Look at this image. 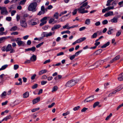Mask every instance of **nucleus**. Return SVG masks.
I'll use <instances>...</instances> for the list:
<instances>
[{
	"instance_id": "680f3d73",
	"label": "nucleus",
	"mask_w": 123,
	"mask_h": 123,
	"mask_svg": "<svg viewBox=\"0 0 123 123\" xmlns=\"http://www.w3.org/2000/svg\"><path fill=\"white\" fill-rule=\"evenodd\" d=\"M18 32L17 31H15L14 32H12L11 33V34L12 35H18Z\"/></svg>"
},
{
	"instance_id": "7ed1b4c3",
	"label": "nucleus",
	"mask_w": 123,
	"mask_h": 123,
	"mask_svg": "<svg viewBox=\"0 0 123 123\" xmlns=\"http://www.w3.org/2000/svg\"><path fill=\"white\" fill-rule=\"evenodd\" d=\"M38 21V20L37 18H35L29 21L28 23L30 25H37V23Z\"/></svg>"
},
{
	"instance_id": "aec40b11",
	"label": "nucleus",
	"mask_w": 123,
	"mask_h": 123,
	"mask_svg": "<svg viewBox=\"0 0 123 123\" xmlns=\"http://www.w3.org/2000/svg\"><path fill=\"white\" fill-rule=\"evenodd\" d=\"M11 117H12L10 115L7 116L2 120V121H6L8 119H10Z\"/></svg>"
},
{
	"instance_id": "f8f14e48",
	"label": "nucleus",
	"mask_w": 123,
	"mask_h": 123,
	"mask_svg": "<svg viewBox=\"0 0 123 123\" xmlns=\"http://www.w3.org/2000/svg\"><path fill=\"white\" fill-rule=\"evenodd\" d=\"M12 48V46L11 44H9L6 46V51L8 52L10 51Z\"/></svg>"
},
{
	"instance_id": "338daca9",
	"label": "nucleus",
	"mask_w": 123,
	"mask_h": 123,
	"mask_svg": "<svg viewBox=\"0 0 123 123\" xmlns=\"http://www.w3.org/2000/svg\"><path fill=\"white\" fill-rule=\"evenodd\" d=\"M117 3V1L115 0L112 3L111 5L112 6H114V5H116Z\"/></svg>"
},
{
	"instance_id": "b1692460",
	"label": "nucleus",
	"mask_w": 123,
	"mask_h": 123,
	"mask_svg": "<svg viewBox=\"0 0 123 123\" xmlns=\"http://www.w3.org/2000/svg\"><path fill=\"white\" fill-rule=\"evenodd\" d=\"M59 13L58 12H55L54 15V18L56 19L58 18Z\"/></svg>"
},
{
	"instance_id": "a878e982",
	"label": "nucleus",
	"mask_w": 123,
	"mask_h": 123,
	"mask_svg": "<svg viewBox=\"0 0 123 123\" xmlns=\"http://www.w3.org/2000/svg\"><path fill=\"white\" fill-rule=\"evenodd\" d=\"M8 66V65L7 64L5 65L2 66L1 68H0V71L5 69Z\"/></svg>"
},
{
	"instance_id": "a19ab883",
	"label": "nucleus",
	"mask_w": 123,
	"mask_h": 123,
	"mask_svg": "<svg viewBox=\"0 0 123 123\" xmlns=\"http://www.w3.org/2000/svg\"><path fill=\"white\" fill-rule=\"evenodd\" d=\"M69 25V24L68 23H67L65 26H63V28L64 29L66 28L68 30V27H69L68 26Z\"/></svg>"
},
{
	"instance_id": "de8ad7c7",
	"label": "nucleus",
	"mask_w": 123,
	"mask_h": 123,
	"mask_svg": "<svg viewBox=\"0 0 123 123\" xmlns=\"http://www.w3.org/2000/svg\"><path fill=\"white\" fill-rule=\"evenodd\" d=\"M114 8L113 6H109L106 8L107 11H108L109 10L111 9H113Z\"/></svg>"
},
{
	"instance_id": "4c0bfd02",
	"label": "nucleus",
	"mask_w": 123,
	"mask_h": 123,
	"mask_svg": "<svg viewBox=\"0 0 123 123\" xmlns=\"http://www.w3.org/2000/svg\"><path fill=\"white\" fill-rule=\"evenodd\" d=\"M112 114L111 113L110 114V115L108 116L105 119L106 120H108L110 117L112 116Z\"/></svg>"
},
{
	"instance_id": "4d7b16f0",
	"label": "nucleus",
	"mask_w": 123,
	"mask_h": 123,
	"mask_svg": "<svg viewBox=\"0 0 123 123\" xmlns=\"http://www.w3.org/2000/svg\"><path fill=\"white\" fill-rule=\"evenodd\" d=\"M87 109V108L86 107H84L81 110V111L82 112H85Z\"/></svg>"
},
{
	"instance_id": "37998d69",
	"label": "nucleus",
	"mask_w": 123,
	"mask_h": 123,
	"mask_svg": "<svg viewBox=\"0 0 123 123\" xmlns=\"http://www.w3.org/2000/svg\"><path fill=\"white\" fill-rule=\"evenodd\" d=\"M80 108V107L79 106L75 107L73 108V110L74 111H77Z\"/></svg>"
},
{
	"instance_id": "6e6d98bb",
	"label": "nucleus",
	"mask_w": 123,
	"mask_h": 123,
	"mask_svg": "<svg viewBox=\"0 0 123 123\" xmlns=\"http://www.w3.org/2000/svg\"><path fill=\"white\" fill-rule=\"evenodd\" d=\"M70 113L69 111H68L65 113H64L62 114V115L63 116H66L67 115L69 114Z\"/></svg>"
},
{
	"instance_id": "f704fd0d",
	"label": "nucleus",
	"mask_w": 123,
	"mask_h": 123,
	"mask_svg": "<svg viewBox=\"0 0 123 123\" xmlns=\"http://www.w3.org/2000/svg\"><path fill=\"white\" fill-rule=\"evenodd\" d=\"M112 1L111 0H108L107 1V3L106 4V6H110V3Z\"/></svg>"
},
{
	"instance_id": "e2e57ef3",
	"label": "nucleus",
	"mask_w": 123,
	"mask_h": 123,
	"mask_svg": "<svg viewBox=\"0 0 123 123\" xmlns=\"http://www.w3.org/2000/svg\"><path fill=\"white\" fill-rule=\"evenodd\" d=\"M77 10L78 8L75 9L72 12L73 15H74L76 14Z\"/></svg>"
},
{
	"instance_id": "3c124183",
	"label": "nucleus",
	"mask_w": 123,
	"mask_h": 123,
	"mask_svg": "<svg viewBox=\"0 0 123 123\" xmlns=\"http://www.w3.org/2000/svg\"><path fill=\"white\" fill-rule=\"evenodd\" d=\"M39 108H35V109H32L31 110V111L32 112H34L36 111H37V110H39Z\"/></svg>"
},
{
	"instance_id": "c85d7f7f",
	"label": "nucleus",
	"mask_w": 123,
	"mask_h": 123,
	"mask_svg": "<svg viewBox=\"0 0 123 123\" xmlns=\"http://www.w3.org/2000/svg\"><path fill=\"white\" fill-rule=\"evenodd\" d=\"M47 17H44L40 21L41 22H44L45 21H46V23L47 21H46V20L47 19Z\"/></svg>"
},
{
	"instance_id": "6e6552de",
	"label": "nucleus",
	"mask_w": 123,
	"mask_h": 123,
	"mask_svg": "<svg viewBox=\"0 0 123 123\" xmlns=\"http://www.w3.org/2000/svg\"><path fill=\"white\" fill-rule=\"evenodd\" d=\"M8 13L6 7H2V8L1 10V14L3 15H7L8 14Z\"/></svg>"
},
{
	"instance_id": "c9c22d12",
	"label": "nucleus",
	"mask_w": 123,
	"mask_h": 123,
	"mask_svg": "<svg viewBox=\"0 0 123 123\" xmlns=\"http://www.w3.org/2000/svg\"><path fill=\"white\" fill-rule=\"evenodd\" d=\"M78 25H73L71 27H68V30H69L71 28H73L75 27H78Z\"/></svg>"
},
{
	"instance_id": "bf43d9fd",
	"label": "nucleus",
	"mask_w": 123,
	"mask_h": 123,
	"mask_svg": "<svg viewBox=\"0 0 123 123\" xmlns=\"http://www.w3.org/2000/svg\"><path fill=\"white\" fill-rule=\"evenodd\" d=\"M54 21V19L53 18H51L50 19L49 21V24H51L53 21Z\"/></svg>"
},
{
	"instance_id": "1a4fd4ad",
	"label": "nucleus",
	"mask_w": 123,
	"mask_h": 123,
	"mask_svg": "<svg viewBox=\"0 0 123 123\" xmlns=\"http://www.w3.org/2000/svg\"><path fill=\"white\" fill-rule=\"evenodd\" d=\"M36 49V47H34L33 46L31 48H28L27 49H25V51H31L33 52H34L35 51Z\"/></svg>"
},
{
	"instance_id": "c756f323",
	"label": "nucleus",
	"mask_w": 123,
	"mask_h": 123,
	"mask_svg": "<svg viewBox=\"0 0 123 123\" xmlns=\"http://www.w3.org/2000/svg\"><path fill=\"white\" fill-rule=\"evenodd\" d=\"M58 87L57 86H54L52 88V92L56 91L58 89Z\"/></svg>"
},
{
	"instance_id": "a211bd4d",
	"label": "nucleus",
	"mask_w": 123,
	"mask_h": 123,
	"mask_svg": "<svg viewBox=\"0 0 123 123\" xmlns=\"http://www.w3.org/2000/svg\"><path fill=\"white\" fill-rule=\"evenodd\" d=\"M7 38V37H3L0 38V43L4 42L5 40Z\"/></svg>"
},
{
	"instance_id": "20e7f679",
	"label": "nucleus",
	"mask_w": 123,
	"mask_h": 123,
	"mask_svg": "<svg viewBox=\"0 0 123 123\" xmlns=\"http://www.w3.org/2000/svg\"><path fill=\"white\" fill-rule=\"evenodd\" d=\"M21 38H17V40L16 41V42L19 46H25V43L23 41H21Z\"/></svg>"
},
{
	"instance_id": "9b49d317",
	"label": "nucleus",
	"mask_w": 123,
	"mask_h": 123,
	"mask_svg": "<svg viewBox=\"0 0 123 123\" xmlns=\"http://www.w3.org/2000/svg\"><path fill=\"white\" fill-rule=\"evenodd\" d=\"M118 80L120 81H123V73H121L119 75V77L117 78Z\"/></svg>"
},
{
	"instance_id": "0e129e2a",
	"label": "nucleus",
	"mask_w": 123,
	"mask_h": 123,
	"mask_svg": "<svg viewBox=\"0 0 123 123\" xmlns=\"http://www.w3.org/2000/svg\"><path fill=\"white\" fill-rule=\"evenodd\" d=\"M98 61L99 62L98 63H99V64L100 65L102 64L104 62V61L103 60H99Z\"/></svg>"
},
{
	"instance_id": "9d476101",
	"label": "nucleus",
	"mask_w": 123,
	"mask_h": 123,
	"mask_svg": "<svg viewBox=\"0 0 123 123\" xmlns=\"http://www.w3.org/2000/svg\"><path fill=\"white\" fill-rule=\"evenodd\" d=\"M61 27V25H55L52 28L51 30L52 31H54L55 29H57Z\"/></svg>"
},
{
	"instance_id": "09e8293b",
	"label": "nucleus",
	"mask_w": 123,
	"mask_h": 123,
	"mask_svg": "<svg viewBox=\"0 0 123 123\" xmlns=\"http://www.w3.org/2000/svg\"><path fill=\"white\" fill-rule=\"evenodd\" d=\"M108 23V21L107 20H104L102 22V23L104 25H106Z\"/></svg>"
},
{
	"instance_id": "f03ea898",
	"label": "nucleus",
	"mask_w": 123,
	"mask_h": 123,
	"mask_svg": "<svg viewBox=\"0 0 123 123\" xmlns=\"http://www.w3.org/2000/svg\"><path fill=\"white\" fill-rule=\"evenodd\" d=\"M76 81L72 80L67 82L65 86L66 87H70L76 84Z\"/></svg>"
},
{
	"instance_id": "39448f33",
	"label": "nucleus",
	"mask_w": 123,
	"mask_h": 123,
	"mask_svg": "<svg viewBox=\"0 0 123 123\" xmlns=\"http://www.w3.org/2000/svg\"><path fill=\"white\" fill-rule=\"evenodd\" d=\"M94 96H90L86 98L84 101V103H86V102H92L94 99Z\"/></svg>"
},
{
	"instance_id": "7c9ffc66",
	"label": "nucleus",
	"mask_w": 123,
	"mask_h": 123,
	"mask_svg": "<svg viewBox=\"0 0 123 123\" xmlns=\"http://www.w3.org/2000/svg\"><path fill=\"white\" fill-rule=\"evenodd\" d=\"M82 50H80L76 52L74 55L75 56H77L80 53H81L82 51Z\"/></svg>"
},
{
	"instance_id": "bb28decb",
	"label": "nucleus",
	"mask_w": 123,
	"mask_h": 123,
	"mask_svg": "<svg viewBox=\"0 0 123 123\" xmlns=\"http://www.w3.org/2000/svg\"><path fill=\"white\" fill-rule=\"evenodd\" d=\"M113 30V29H111V27H110L109 28V30L107 31V33L109 35H110L112 33V31Z\"/></svg>"
},
{
	"instance_id": "58836bf2",
	"label": "nucleus",
	"mask_w": 123,
	"mask_h": 123,
	"mask_svg": "<svg viewBox=\"0 0 123 123\" xmlns=\"http://www.w3.org/2000/svg\"><path fill=\"white\" fill-rule=\"evenodd\" d=\"M99 104V102H95L93 105V107L95 108L96 106L98 105Z\"/></svg>"
},
{
	"instance_id": "49530a36",
	"label": "nucleus",
	"mask_w": 123,
	"mask_h": 123,
	"mask_svg": "<svg viewBox=\"0 0 123 123\" xmlns=\"http://www.w3.org/2000/svg\"><path fill=\"white\" fill-rule=\"evenodd\" d=\"M45 12H43V11H39L38 13L37 14V15H41V14H44Z\"/></svg>"
},
{
	"instance_id": "603ef678",
	"label": "nucleus",
	"mask_w": 123,
	"mask_h": 123,
	"mask_svg": "<svg viewBox=\"0 0 123 123\" xmlns=\"http://www.w3.org/2000/svg\"><path fill=\"white\" fill-rule=\"evenodd\" d=\"M118 4L120 6V7L123 6V0L119 2Z\"/></svg>"
},
{
	"instance_id": "774afa93",
	"label": "nucleus",
	"mask_w": 123,
	"mask_h": 123,
	"mask_svg": "<svg viewBox=\"0 0 123 123\" xmlns=\"http://www.w3.org/2000/svg\"><path fill=\"white\" fill-rule=\"evenodd\" d=\"M100 25V21H98L95 24V25L96 26H98Z\"/></svg>"
},
{
	"instance_id": "13d9d810",
	"label": "nucleus",
	"mask_w": 123,
	"mask_h": 123,
	"mask_svg": "<svg viewBox=\"0 0 123 123\" xmlns=\"http://www.w3.org/2000/svg\"><path fill=\"white\" fill-rule=\"evenodd\" d=\"M42 36L43 37H46L47 35V32H43L42 34Z\"/></svg>"
},
{
	"instance_id": "6ab92c4d",
	"label": "nucleus",
	"mask_w": 123,
	"mask_h": 123,
	"mask_svg": "<svg viewBox=\"0 0 123 123\" xmlns=\"http://www.w3.org/2000/svg\"><path fill=\"white\" fill-rule=\"evenodd\" d=\"M118 18L114 17L111 20V22L113 23H116L117 22Z\"/></svg>"
},
{
	"instance_id": "dca6fc26",
	"label": "nucleus",
	"mask_w": 123,
	"mask_h": 123,
	"mask_svg": "<svg viewBox=\"0 0 123 123\" xmlns=\"http://www.w3.org/2000/svg\"><path fill=\"white\" fill-rule=\"evenodd\" d=\"M86 39V38L85 37H83L81 38L80 39H78L76 41L78 43H80L82 42V41L85 40Z\"/></svg>"
},
{
	"instance_id": "412c9836",
	"label": "nucleus",
	"mask_w": 123,
	"mask_h": 123,
	"mask_svg": "<svg viewBox=\"0 0 123 123\" xmlns=\"http://www.w3.org/2000/svg\"><path fill=\"white\" fill-rule=\"evenodd\" d=\"M110 44V42H107L106 43L104 44L103 46H102L101 48H106L107 46H109Z\"/></svg>"
},
{
	"instance_id": "79ce46f5",
	"label": "nucleus",
	"mask_w": 123,
	"mask_h": 123,
	"mask_svg": "<svg viewBox=\"0 0 123 123\" xmlns=\"http://www.w3.org/2000/svg\"><path fill=\"white\" fill-rule=\"evenodd\" d=\"M102 49H99L98 50H97L96 51V52L97 53V54H99L101 53L102 52Z\"/></svg>"
},
{
	"instance_id": "a18cd8bd",
	"label": "nucleus",
	"mask_w": 123,
	"mask_h": 123,
	"mask_svg": "<svg viewBox=\"0 0 123 123\" xmlns=\"http://www.w3.org/2000/svg\"><path fill=\"white\" fill-rule=\"evenodd\" d=\"M19 67V66L18 65H15L14 66V70H16Z\"/></svg>"
},
{
	"instance_id": "393cba45",
	"label": "nucleus",
	"mask_w": 123,
	"mask_h": 123,
	"mask_svg": "<svg viewBox=\"0 0 123 123\" xmlns=\"http://www.w3.org/2000/svg\"><path fill=\"white\" fill-rule=\"evenodd\" d=\"M17 27L15 26L12 27L10 30V31H15L17 30Z\"/></svg>"
},
{
	"instance_id": "052dcab7",
	"label": "nucleus",
	"mask_w": 123,
	"mask_h": 123,
	"mask_svg": "<svg viewBox=\"0 0 123 123\" xmlns=\"http://www.w3.org/2000/svg\"><path fill=\"white\" fill-rule=\"evenodd\" d=\"M55 105V103L54 102L51 105H48V107L49 108H51L54 106Z\"/></svg>"
},
{
	"instance_id": "72a5a7b5",
	"label": "nucleus",
	"mask_w": 123,
	"mask_h": 123,
	"mask_svg": "<svg viewBox=\"0 0 123 123\" xmlns=\"http://www.w3.org/2000/svg\"><path fill=\"white\" fill-rule=\"evenodd\" d=\"M70 31L69 30L65 31H62L61 32V34H63L65 33H68L69 34L70 33Z\"/></svg>"
},
{
	"instance_id": "e433bc0d",
	"label": "nucleus",
	"mask_w": 123,
	"mask_h": 123,
	"mask_svg": "<svg viewBox=\"0 0 123 123\" xmlns=\"http://www.w3.org/2000/svg\"><path fill=\"white\" fill-rule=\"evenodd\" d=\"M120 55H118L117 56H116L114 58V59L115 60V61L118 60L120 58Z\"/></svg>"
},
{
	"instance_id": "8fccbe9b",
	"label": "nucleus",
	"mask_w": 123,
	"mask_h": 123,
	"mask_svg": "<svg viewBox=\"0 0 123 123\" xmlns=\"http://www.w3.org/2000/svg\"><path fill=\"white\" fill-rule=\"evenodd\" d=\"M37 86H38L37 84H35L32 86V88L33 89H35L37 87Z\"/></svg>"
},
{
	"instance_id": "2f4dec72",
	"label": "nucleus",
	"mask_w": 123,
	"mask_h": 123,
	"mask_svg": "<svg viewBox=\"0 0 123 123\" xmlns=\"http://www.w3.org/2000/svg\"><path fill=\"white\" fill-rule=\"evenodd\" d=\"M54 33L55 32H53V33H52L51 32H49V33L47 32L46 37H48L49 36H51L53 34H54Z\"/></svg>"
},
{
	"instance_id": "4468645a",
	"label": "nucleus",
	"mask_w": 123,
	"mask_h": 123,
	"mask_svg": "<svg viewBox=\"0 0 123 123\" xmlns=\"http://www.w3.org/2000/svg\"><path fill=\"white\" fill-rule=\"evenodd\" d=\"M71 13V12H70L69 13L66 15L62 17L61 18H64L66 19H68V18H70V17L71 15H70V14Z\"/></svg>"
},
{
	"instance_id": "cd10ccee",
	"label": "nucleus",
	"mask_w": 123,
	"mask_h": 123,
	"mask_svg": "<svg viewBox=\"0 0 123 123\" xmlns=\"http://www.w3.org/2000/svg\"><path fill=\"white\" fill-rule=\"evenodd\" d=\"M90 23V20L89 19H87L85 22V24L87 25H89Z\"/></svg>"
},
{
	"instance_id": "f3484780",
	"label": "nucleus",
	"mask_w": 123,
	"mask_h": 123,
	"mask_svg": "<svg viewBox=\"0 0 123 123\" xmlns=\"http://www.w3.org/2000/svg\"><path fill=\"white\" fill-rule=\"evenodd\" d=\"M29 95V93L28 92H26L23 94V96L24 98H26L28 97Z\"/></svg>"
},
{
	"instance_id": "423d86ee",
	"label": "nucleus",
	"mask_w": 123,
	"mask_h": 123,
	"mask_svg": "<svg viewBox=\"0 0 123 123\" xmlns=\"http://www.w3.org/2000/svg\"><path fill=\"white\" fill-rule=\"evenodd\" d=\"M85 8L82 7V6H80L79 8H78V11L79 13L81 14L88 12V11L85 10Z\"/></svg>"
},
{
	"instance_id": "5701e85b",
	"label": "nucleus",
	"mask_w": 123,
	"mask_h": 123,
	"mask_svg": "<svg viewBox=\"0 0 123 123\" xmlns=\"http://www.w3.org/2000/svg\"><path fill=\"white\" fill-rule=\"evenodd\" d=\"M47 71V70L46 69H44L41 71L39 72V74L40 75H41L42 74L45 73Z\"/></svg>"
},
{
	"instance_id": "473e14b6",
	"label": "nucleus",
	"mask_w": 123,
	"mask_h": 123,
	"mask_svg": "<svg viewBox=\"0 0 123 123\" xmlns=\"http://www.w3.org/2000/svg\"><path fill=\"white\" fill-rule=\"evenodd\" d=\"M26 0H22L19 3V5H24L25 4Z\"/></svg>"
},
{
	"instance_id": "ea45409f",
	"label": "nucleus",
	"mask_w": 123,
	"mask_h": 123,
	"mask_svg": "<svg viewBox=\"0 0 123 123\" xmlns=\"http://www.w3.org/2000/svg\"><path fill=\"white\" fill-rule=\"evenodd\" d=\"M6 92L5 91L4 92L0 95V97L1 98H2L4 96H5L6 95Z\"/></svg>"
},
{
	"instance_id": "c03bdc74",
	"label": "nucleus",
	"mask_w": 123,
	"mask_h": 123,
	"mask_svg": "<svg viewBox=\"0 0 123 123\" xmlns=\"http://www.w3.org/2000/svg\"><path fill=\"white\" fill-rule=\"evenodd\" d=\"M43 43L44 42H43L39 44H37V45H36V47L37 48H38L39 47L43 44Z\"/></svg>"
},
{
	"instance_id": "f257e3e1",
	"label": "nucleus",
	"mask_w": 123,
	"mask_h": 123,
	"mask_svg": "<svg viewBox=\"0 0 123 123\" xmlns=\"http://www.w3.org/2000/svg\"><path fill=\"white\" fill-rule=\"evenodd\" d=\"M37 6V3L36 2H33L31 3L29 6L28 9L29 11L33 12L36 11L37 9L36 8Z\"/></svg>"
},
{
	"instance_id": "2eb2a0df",
	"label": "nucleus",
	"mask_w": 123,
	"mask_h": 123,
	"mask_svg": "<svg viewBox=\"0 0 123 123\" xmlns=\"http://www.w3.org/2000/svg\"><path fill=\"white\" fill-rule=\"evenodd\" d=\"M40 98L39 97L37 98L34 99L32 101L33 104H34L40 100Z\"/></svg>"
},
{
	"instance_id": "5fc2aeb1",
	"label": "nucleus",
	"mask_w": 123,
	"mask_h": 123,
	"mask_svg": "<svg viewBox=\"0 0 123 123\" xmlns=\"http://www.w3.org/2000/svg\"><path fill=\"white\" fill-rule=\"evenodd\" d=\"M11 19L12 18L11 17H7L6 18V20L9 21H10L11 20Z\"/></svg>"
},
{
	"instance_id": "0eeeda50",
	"label": "nucleus",
	"mask_w": 123,
	"mask_h": 123,
	"mask_svg": "<svg viewBox=\"0 0 123 123\" xmlns=\"http://www.w3.org/2000/svg\"><path fill=\"white\" fill-rule=\"evenodd\" d=\"M24 20L21 19L20 21V23L21 26L23 27L26 28L27 27V23L26 21L25 18H24Z\"/></svg>"
},
{
	"instance_id": "ddd939ff",
	"label": "nucleus",
	"mask_w": 123,
	"mask_h": 123,
	"mask_svg": "<svg viewBox=\"0 0 123 123\" xmlns=\"http://www.w3.org/2000/svg\"><path fill=\"white\" fill-rule=\"evenodd\" d=\"M30 59L31 62H34L37 59L36 56L35 55H33L30 58Z\"/></svg>"
},
{
	"instance_id": "69168bd1",
	"label": "nucleus",
	"mask_w": 123,
	"mask_h": 123,
	"mask_svg": "<svg viewBox=\"0 0 123 123\" xmlns=\"http://www.w3.org/2000/svg\"><path fill=\"white\" fill-rule=\"evenodd\" d=\"M41 11H43L45 12L44 6H42L41 7Z\"/></svg>"
},
{
	"instance_id": "4be33fe9",
	"label": "nucleus",
	"mask_w": 123,
	"mask_h": 123,
	"mask_svg": "<svg viewBox=\"0 0 123 123\" xmlns=\"http://www.w3.org/2000/svg\"><path fill=\"white\" fill-rule=\"evenodd\" d=\"M98 36V34L97 32H95L91 36V38L93 39L96 38Z\"/></svg>"
},
{
	"instance_id": "864d4df0",
	"label": "nucleus",
	"mask_w": 123,
	"mask_h": 123,
	"mask_svg": "<svg viewBox=\"0 0 123 123\" xmlns=\"http://www.w3.org/2000/svg\"><path fill=\"white\" fill-rule=\"evenodd\" d=\"M88 4V2H86L85 3H83L82 5V6H82V7H84L86 6Z\"/></svg>"
}]
</instances>
